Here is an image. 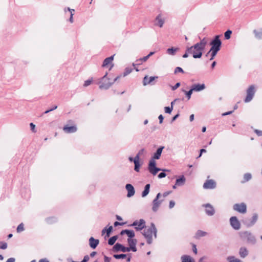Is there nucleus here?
Listing matches in <instances>:
<instances>
[{"label":"nucleus","instance_id":"nucleus-1","mask_svg":"<svg viewBox=\"0 0 262 262\" xmlns=\"http://www.w3.org/2000/svg\"><path fill=\"white\" fill-rule=\"evenodd\" d=\"M157 232V231L155 224L153 223H151L150 226L147 229H145L142 234L144 237L146 239L147 243L148 244H150L152 242V234L154 233L155 237H156Z\"/></svg>","mask_w":262,"mask_h":262},{"label":"nucleus","instance_id":"nucleus-2","mask_svg":"<svg viewBox=\"0 0 262 262\" xmlns=\"http://www.w3.org/2000/svg\"><path fill=\"white\" fill-rule=\"evenodd\" d=\"M240 236L242 238L246 239L248 243L253 245L256 243L255 236L250 232H242L240 233Z\"/></svg>","mask_w":262,"mask_h":262},{"label":"nucleus","instance_id":"nucleus-3","mask_svg":"<svg viewBox=\"0 0 262 262\" xmlns=\"http://www.w3.org/2000/svg\"><path fill=\"white\" fill-rule=\"evenodd\" d=\"M107 73H106L101 79L99 88L100 89L107 90L114 83V82H111L110 78L107 77Z\"/></svg>","mask_w":262,"mask_h":262},{"label":"nucleus","instance_id":"nucleus-4","mask_svg":"<svg viewBox=\"0 0 262 262\" xmlns=\"http://www.w3.org/2000/svg\"><path fill=\"white\" fill-rule=\"evenodd\" d=\"M211 46V50H214L219 51L222 46V41L220 39L219 35H216L214 38L210 42Z\"/></svg>","mask_w":262,"mask_h":262},{"label":"nucleus","instance_id":"nucleus-5","mask_svg":"<svg viewBox=\"0 0 262 262\" xmlns=\"http://www.w3.org/2000/svg\"><path fill=\"white\" fill-rule=\"evenodd\" d=\"M255 93V89L254 85H250L247 90V96L244 100L246 103L251 101Z\"/></svg>","mask_w":262,"mask_h":262},{"label":"nucleus","instance_id":"nucleus-6","mask_svg":"<svg viewBox=\"0 0 262 262\" xmlns=\"http://www.w3.org/2000/svg\"><path fill=\"white\" fill-rule=\"evenodd\" d=\"M148 169L150 173L154 176L156 175L161 169L156 167V163L154 159H150L148 164Z\"/></svg>","mask_w":262,"mask_h":262},{"label":"nucleus","instance_id":"nucleus-7","mask_svg":"<svg viewBox=\"0 0 262 262\" xmlns=\"http://www.w3.org/2000/svg\"><path fill=\"white\" fill-rule=\"evenodd\" d=\"M161 195V194L160 193H158L152 201V210L155 212L158 211L161 203L163 202V200H159Z\"/></svg>","mask_w":262,"mask_h":262},{"label":"nucleus","instance_id":"nucleus-8","mask_svg":"<svg viewBox=\"0 0 262 262\" xmlns=\"http://www.w3.org/2000/svg\"><path fill=\"white\" fill-rule=\"evenodd\" d=\"M233 208L234 210L241 213H245L247 211L246 205L244 203L235 204L233 206Z\"/></svg>","mask_w":262,"mask_h":262},{"label":"nucleus","instance_id":"nucleus-9","mask_svg":"<svg viewBox=\"0 0 262 262\" xmlns=\"http://www.w3.org/2000/svg\"><path fill=\"white\" fill-rule=\"evenodd\" d=\"M132 226H135V228L137 231H140L145 227V222L143 219H140L139 222L138 221H134Z\"/></svg>","mask_w":262,"mask_h":262},{"label":"nucleus","instance_id":"nucleus-10","mask_svg":"<svg viewBox=\"0 0 262 262\" xmlns=\"http://www.w3.org/2000/svg\"><path fill=\"white\" fill-rule=\"evenodd\" d=\"M231 226L234 230H238L241 228V223L236 216H232L230 219Z\"/></svg>","mask_w":262,"mask_h":262},{"label":"nucleus","instance_id":"nucleus-11","mask_svg":"<svg viewBox=\"0 0 262 262\" xmlns=\"http://www.w3.org/2000/svg\"><path fill=\"white\" fill-rule=\"evenodd\" d=\"M202 207L205 208V211L206 214L208 216H212L215 214V209L214 207L209 203L202 205Z\"/></svg>","mask_w":262,"mask_h":262},{"label":"nucleus","instance_id":"nucleus-12","mask_svg":"<svg viewBox=\"0 0 262 262\" xmlns=\"http://www.w3.org/2000/svg\"><path fill=\"white\" fill-rule=\"evenodd\" d=\"M258 215L256 213L253 214L251 220H245L243 221V223L247 227H251L257 222Z\"/></svg>","mask_w":262,"mask_h":262},{"label":"nucleus","instance_id":"nucleus-13","mask_svg":"<svg viewBox=\"0 0 262 262\" xmlns=\"http://www.w3.org/2000/svg\"><path fill=\"white\" fill-rule=\"evenodd\" d=\"M113 251L114 252L122 251L123 252H129L128 247H125L121 244L117 243L113 247Z\"/></svg>","mask_w":262,"mask_h":262},{"label":"nucleus","instance_id":"nucleus-14","mask_svg":"<svg viewBox=\"0 0 262 262\" xmlns=\"http://www.w3.org/2000/svg\"><path fill=\"white\" fill-rule=\"evenodd\" d=\"M114 56L115 55H113L109 57L106 58L103 62L102 67H107L110 65V67L109 68V70L110 71L114 66V64L112 63V61L114 59Z\"/></svg>","mask_w":262,"mask_h":262},{"label":"nucleus","instance_id":"nucleus-15","mask_svg":"<svg viewBox=\"0 0 262 262\" xmlns=\"http://www.w3.org/2000/svg\"><path fill=\"white\" fill-rule=\"evenodd\" d=\"M127 242L129 246V247H128V249H129V251H132L133 252H136L137 250V248L136 247L137 242V239L128 238Z\"/></svg>","mask_w":262,"mask_h":262},{"label":"nucleus","instance_id":"nucleus-16","mask_svg":"<svg viewBox=\"0 0 262 262\" xmlns=\"http://www.w3.org/2000/svg\"><path fill=\"white\" fill-rule=\"evenodd\" d=\"M216 187V183L212 180H207L203 185L205 189H214Z\"/></svg>","mask_w":262,"mask_h":262},{"label":"nucleus","instance_id":"nucleus-17","mask_svg":"<svg viewBox=\"0 0 262 262\" xmlns=\"http://www.w3.org/2000/svg\"><path fill=\"white\" fill-rule=\"evenodd\" d=\"M125 188L127 191V196L128 198H130L135 194V190L132 184H127L125 186Z\"/></svg>","mask_w":262,"mask_h":262},{"label":"nucleus","instance_id":"nucleus-18","mask_svg":"<svg viewBox=\"0 0 262 262\" xmlns=\"http://www.w3.org/2000/svg\"><path fill=\"white\" fill-rule=\"evenodd\" d=\"M207 40L205 38H203L199 42L194 45L195 48H198L199 50H204L207 45Z\"/></svg>","mask_w":262,"mask_h":262},{"label":"nucleus","instance_id":"nucleus-19","mask_svg":"<svg viewBox=\"0 0 262 262\" xmlns=\"http://www.w3.org/2000/svg\"><path fill=\"white\" fill-rule=\"evenodd\" d=\"M193 47V57L194 58H200L203 54V50H199L198 48H195L194 45Z\"/></svg>","mask_w":262,"mask_h":262},{"label":"nucleus","instance_id":"nucleus-20","mask_svg":"<svg viewBox=\"0 0 262 262\" xmlns=\"http://www.w3.org/2000/svg\"><path fill=\"white\" fill-rule=\"evenodd\" d=\"M191 88L193 90V91L195 92H200L201 91L205 89V84H193L191 86Z\"/></svg>","mask_w":262,"mask_h":262},{"label":"nucleus","instance_id":"nucleus-21","mask_svg":"<svg viewBox=\"0 0 262 262\" xmlns=\"http://www.w3.org/2000/svg\"><path fill=\"white\" fill-rule=\"evenodd\" d=\"M63 130L66 133H73L77 131V127L75 125L71 126L65 125L63 128Z\"/></svg>","mask_w":262,"mask_h":262},{"label":"nucleus","instance_id":"nucleus-22","mask_svg":"<svg viewBox=\"0 0 262 262\" xmlns=\"http://www.w3.org/2000/svg\"><path fill=\"white\" fill-rule=\"evenodd\" d=\"M164 148V146H160V147H159L157 149V150H156V152L154 154L153 157L151 158V159H154V160H155L156 159V160L159 159L161 157L162 150Z\"/></svg>","mask_w":262,"mask_h":262},{"label":"nucleus","instance_id":"nucleus-23","mask_svg":"<svg viewBox=\"0 0 262 262\" xmlns=\"http://www.w3.org/2000/svg\"><path fill=\"white\" fill-rule=\"evenodd\" d=\"M99 241L91 237L89 239V245L92 249H95L99 244Z\"/></svg>","mask_w":262,"mask_h":262},{"label":"nucleus","instance_id":"nucleus-24","mask_svg":"<svg viewBox=\"0 0 262 262\" xmlns=\"http://www.w3.org/2000/svg\"><path fill=\"white\" fill-rule=\"evenodd\" d=\"M124 234H126L127 236L130 239H133L132 238H133L135 236V233L133 230H130L127 229L123 230L121 231L120 234L123 235Z\"/></svg>","mask_w":262,"mask_h":262},{"label":"nucleus","instance_id":"nucleus-25","mask_svg":"<svg viewBox=\"0 0 262 262\" xmlns=\"http://www.w3.org/2000/svg\"><path fill=\"white\" fill-rule=\"evenodd\" d=\"M155 25L158 26L159 27H162L164 20L161 17V14H159L156 18Z\"/></svg>","mask_w":262,"mask_h":262},{"label":"nucleus","instance_id":"nucleus-26","mask_svg":"<svg viewBox=\"0 0 262 262\" xmlns=\"http://www.w3.org/2000/svg\"><path fill=\"white\" fill-rule=\"evenodd\" d=\"M156 78H158L157 76H151L149 78L147 76L144 77L143 79V84L144 85H147L151 83Z\"/></svg>","mask_w":262,"mask_h":262},{"label":"nucleus","instance_id":"nucleus-27","mask_svg":"<svg viewBox=\"0 0 262 262\" xmlns=\"http://www.w3.org/2000/svg\"><path fill=\"white\" fill-rule=\"evenodd\" d=\"M239 255L241 258H244L248 255V251L245 247H241L239 250Z\"/></svg>","mask_w":262,"mask_h":262},{"label":"nucleus","instance_id":"nucleus-28","mask_svg":"<svg viewBox=\"0 0 262 262\" xmlns=\"http://www.w3.org/2000/svg\"><path fill=\"white\" fill-rule=\"evenodd\" d=\"M134 163L135 164L134 170L137 172H139L140 170L141 164L139 163L138 156H135L134 159Z\"/></svg>","mask_w":262,"mask_h":262},{"label":"nucleus","instance_id":"nucleus-29","mask_svg":"<svg viewBox=\"0 0 262 262\" xmlns=\"http://www.w3.org/2000/svg\"><path fill=\"white\" fill-rule=\"evenodd\" d=\"M186 179L185 177L182 175L179 179H177L176 181V185L182 186L184 184Z\"/></svg>","mask_w":262,"mask_h":262},{"label":"nucleus","instance_id":"nucleus-30","mask_svg":"<svg viewBox=\"0 0 262 262\" xmlns=\"http://www.w3.org/2000/svg\"><path fill=\"white\" fill-rule=\"evenodd\" d=\"M179 50V48L171 47L170 48H168L167 49L166 53L169 55L173 56V55H176V52L177 51H178Z\"/></svg>","mask_w":262,"mask_h":262},{"label":"nucleus","instance_id":"nucleus-31","mask_svg":"<svg viewBox=\"0 0 262 262\" xmlns=\"http://www.w3.org/2000/svg\"><path fill=\"white\" fill-rule=\"evenodd\" d=\"M150 185L149 184H147L145 186L144 189L142 192V196L143 198L145 197L149 193Z\"/></svg>","mask_w":262,"mask_h":262},{"label":"nucleus","instance_id":"nucleus-32","mask_svg":"<svg viewBox=\"0 0 262 262\" xmlns=\"http://www.w3.org/2000/svg\"><path fill=\"white\" fill-rule=\"evenodd\" d=\"M113 230V227L112 226H109L108 228L106 229L105 227L102 230V234H104L106 232V237H109L110 236V234Z\"/></svg>","mask_w":262,"mask_h":262},{"label":"nucleus","instance_id":"nucleus-33","mask_svg":"<svg viewBox=\"0 0 262 262\" xmlns=\"http://www.w3.org/2000/svg\"><path fill=\"white\" fill-rule=\"evenodd\" d=\"M252 178V175L250 173H246L244 175L243 180L242 181V183H245L246 182L250 181Z\"/></svg>","mask_w":262,"mask_h":262},{"label":"nucleus","instance_id":"nucleus-34","mask_svg":"<svg viewBox=\"0 0 262 262\" xmlns=\"http://www.w3.org/2000/svg\"><path fill=\"white\" fill-rule=\"evenodd\" d=\"M45 221L48 224H52L56 223L57 221V219L54 216H51L47 217L45 219Z\"/></svg>","mask_w":262,"mask_h":262},{"label":"nucleus","instance_id":"nucleus-35","mask_svg":"<svg viewBox=\"0 0 262 262\" xmlns=\"http://www.w3.org/2000/svg\"><path fill=\"white\" fill-rule=\"evenodd\" d=\"M207 234L206 232L199 230L195 234V237L199 238L201 237L205 236Z\"/></svg>","mask_w":262,"mask_h":262},{"label":"nucleus","instance_id":"nucleus-36","mask_svg":"<svg viewBox=\"0 0 262 262\" xmlns=\"http://www.w3.org/2000/svg\"><path fill=\"white\" fill-rule=\"evenodd\" d=\"M117 235H115L110 237L108 240V244L111 246L113 245L117 241Z\"/></svg>","mask_w":262,"mask_h":262},{"label":"nucleus","instance_id":"nucleus-37","mask_svg":"<svg viewBox=\"0 0 262 262\" xmlns=\"http://www.w3.org/2000/svg\"><path fill=\"white\" fill-rule=\"evenodd\" d=\"M227 259L228 262H243L240 259L235 258L234 256H228Z\"/></svg>","mask_w":262,"mask_h":262},{"label":"nucleus","instance_id":"nucleus-38","mask_svg":"<svg viewBox=\"0 0 262 262\" xmlns=\"http://www.w3.org/2000/svg\"><path fill=\"white\" fill-rule=\"evenodd\" d=\"M192 259V258L189 255H183L181 256V262H189Z\"/></svg>","mask_w":262,"mask_h":262},{"label":"nucleus","instance_id":"nucleus-39","mask_svg":"<svg viewBox=\"0 0 262 262\" xmlns=\"http://www.w3.org/2000/svg\"><path fill=\"white\" fill-rule=\"evenodd\" d=\"M68 10L70 12V17L69 18V21L71 23L73 22V16L74 15L73 12L75 11L74 9H70V8H67L64 9V11L66 12V10Z\"/></svg>","mask_w":262,"mask_h":262},{"label":"nucleus","instance_id":"nucleus-40","mask_svg":"<svg viewBox=\"0 0 262 262\" xmlns=\"http://www.w3.org/2000/svg\"><path fill=\"white\" fill-rule=\"evenodd\" d=\"M218 52L219 51L216 50H211V49H210V50L208 52V54L211 53V58H210V60H212L214 59Z\"/></svg>","mask_w":262,"mask_h":262},{"label":"nucleus","instance_id":"nucleus-41","mask_svg":"<svg viewBox=\"0 0 262 262\" xmlns=\"http://www.w3.org/2000/svg\"><path fill=\"white\" fill-rule=\"evenodd\" d=\"M184 92H185V95L188 99V100H189L191 98V95L192 94V92L193 90L191 88V89L188 91H186L185 90H183Z\"/></svg>","mask_w":262,"mask_h":262},{"label":"nucleus","instance_id":"nucleus-42","mask_svg":"<svg viewBox=\"0 0 262 262\" xmlns=\"http://www.w3.org/2000/svg\"><path fill=\"white\" fill-rule=\"evenodd\" d=\"M255 37L258 39H261L262 37V30L260 31H257L256 30L253 31Z\"/></svg>","mask_w":262,"mask_h":262},{"label":"nucleus","instance_id":"nucleus-43","mask_svg":"<svg viewBox=\"0 0 262 262\" xmlns=\"http://www.w3.org/2000/svg\"><path fill=\"white\" fill-rule=\"evenodd\" d=\"M162 170L163 171V172L160 173L158 176L159 179H162V178H165L166 176V174L165 172L170 171L169 170L166 169H162Z\"/></svg>","mask_w":262,"mask_h":262},{"label":"nucleus","instance_id":"nucleus-44","mask_svg":"<svg viewBox=\"0 0 262 262\" xmlns=\"http://www.w3.org/2000/svg\"><path fill=\"white\" fill-rule=\"evenodd\" d=\"M126 254H114V257L116 259H123L126 257Z\"/></svg>","mask_w":262,"mask_h":262},{"label":"nucleus","instance_id":"nucleus-45","mask_svg":"<svg viewBox=\"0 0 262 262\" xmlns=\"http://www.w3.org/2000/svg\"><path fill=\"white\" fill-rule=\"evenodd\" d=\"M232 34V31L230 30H228L225 32L224 36L226 39H229L231 37V35Z\"/></svg>","mask_w":262,"mask_h":262},{"label":"nucleus","instance_id":"nucleus-46","mask_svg":"<svg viewBox=\"0 0 262 262\" xmlns=\"http://www.w3.org/2000/svg\"><path fill=\"white\" fill-rule=\"evenodd\" d=\"M132 71L133 69L132 68L128 67L126 68L123 73V76H126V75H128L132 72Z\"/></svg>","mask_w":262,"mask_h":262},{"label":"nucleus","instance_id":"nucleus-47","mask_svg":"<svg viewBox=\"0 0 262 262\" xmlns=\"http://www.w3.org/2000/svg\"><path fill=\"white\" fill-rule=\"evenodd\" d=\"M17 232H20L24 230V224L23 223L20 224L17 227Z\"/></svg>","mask_w":262,"mask_h":262},{"label":"nucleus","instance_id":"nucleus-48","mask_svg":"<svg viewBox=\"0 0 262 262\" xmlns=\"http://www.w3.org/2000/svg\"><path fill=\"white\" fill-rule=\"evenodd\" d=\"M7 248V244L6 242L0 241V249H6Z\"/></svg>","mask_w":262,"mask_h":262},{"label":"nucleus","instance_id":"nucleus-49","mask_svg":"<svg viewBox=\"0 0 262 262\" xmlns=\"http://www.w3.org/2000/svg\"><path fill=\"white\" fill-rule=\"evenodd\" d=\"M172 107L166 106L164 108L165 112L167 114H170L172 111Z\"/></svg>","mask_w":262,"mask_h":262},{"label":"nucleus","instance_id":"nucleus-50","mask_svg":"<svg viewBox=\"0 0 262 262\" xmlns=\"http://www.w3.org/2000/svg\"><path fill=\"white\" fill-rule=\"evenodd\" d=\"M178 72L184 73V71H183L182 68H181V67H178L175 68L174 73V74H177Z\"/></svg>","mask_w":262,"mask_h":262},{"label":"nucleus","instance_id":"nucleus-51","mask_svg":"<svg viewBox=\"0 0 262 262\" xmlns=\"http://www.w3.org/2000/svg\"><path fill=\"white\" fill-rule=\"evenodd\" d=\"M149 58V57H148V56H144L143 57V58H141L138 60H136V62H138V61H141V62H145Z\"/></svg>","mask_w":262,"mask_h":262},{"label":"nucleus","instance_id":"nucleus-52","mask_svg":"<svg viewBox=\"0 0 262 262\" xmlns=\"http://www.w3.org/2000/svg\"><path fill=\"white\" fill-rule=\"evenodd\" d=\"M186 51L189 54H192L193 55V47L191 46L190 47H188L186 49Z\"/></svg>","mask_w":262,"mask_h":262},{"label":"nucleus","instance_id":"nucleus-53","mask_svg":"<svg viewBox=\"0 0 262 262\" xmlns=\"http://www.w3.org/2000/svg\"><path fill=\"white\" fill-rule=\"evenodd\" d=\"M92 82V80L88 79L84 81L83 86L85 87L88 86L91 84Z\"/></svg>","mask_w":262,"mask_h":262},{"label":"nucleus","instance_id":"nucleus-54","mask_svg":"<svg viewBox=\"0 0 262 262\" xmlns=\"http://www.w3.org/2000/svg\"><path fill=\"white\" fill-rule=\"evenodd\" d=\"M144 151L145 149L144 148H142L139 151V152H138L136 156H138L139 159L140 157L144 153Z\"/></svg>","mask_w":262,"mask_h":262},{"label":"nucleus","instance_id":"nucleus-55","mask_svg":"<svg viewBox=\"0 0 262 262\" xmlns=\"http://www.w3.org/2000/svg\"><path fill=\"white\" fill-rule=\"evenodd\" d=\"M180 86V83L177 82L174 85H173L171 87V90L172 91H174L177 89H178Z\"/></svg>","mask_w":262,"mask_h":262},{"label":"nucleus","instance_id":"nucleus-56","mask_svg":"<svg viewBox=\"0 0 262 262\" xmlns=\"http://www.w3.org/2000/svg\"><path fill=\"white\" fill-rule=\"evenodd\" d=\"M30 127H31V130H32L33 133H35V132H36V130H35V124H34L33 123H30Z\"/></svg>","mask_w":262,"mask_h":262},{"label":"nucleus","instance_id":"nucleus-57","mask_svg":"<svg viewBox=\"0 0 262 262\" xmlns=\"http://www.w3.org/2000/svg\"><path fill=\"white\" fill-rule=\"evenodd\" d=\"M89 259H90V257H89V255H85L83 257V260L81 262H87L89 261Z\"/></svg>","mask_w":262,"mask_h":262},{"label":"nucleus","instance_id":"nucleus-58","mask_svg":"<svg viewBox=\"0 0 262 262\" xmlns=\"http://www.w3.org/2000/svg\"><path fill=\"white\" fill-rule=\"evenodd\" d=\"M192 251L195 254H197L198 251L196 246L195 244L192 245Z\"/></svg>","mask_w":262,"mask_h":262},{"label":"nucleus","instance_id":"nucleus-59","mask_svg":"<svg viewBox=\"0 0 262 262\" xmlns=\"http://www.w3.org/2000/svg\"><path fill=\"white\" fill-rule=\"evenodd\" d=\"M174 205H175V202L173 201H170L169 202V208H173L174 207Z\"/></svg>","mask_w":262,"mask_h":262},{"label":"nucleus","instance_id":"nucleus-60","mask_svg":"<svg viewBox=\"0 0 262 262\" xmlns=\"http://www.w3.org/2000/svg\"><path fill=\"white\" fill-rule=\"evenodd\" d=\"M158 118L159 119V123L161 124L163 122L164 117L162 115H160L158 117Z\"/></svg>","mask_w":262,"mask_h":262},{"label":"nucleus","instance_id":"nucleus-61","mask_svg":"<svg viewBox=\"0 0 262 262\" xmlns=\"http://www.w3.org/2000/svg\"><path fill=\"white\" fill-rule=\"evenodd\" d=\"M255 133L258 136H262V131L261 130H258V129H255Z\"/></svg>","mask_w":262,"mask_h":262},{"label":"nucleus","instance_id":"nucleus-62","mask_svg":"<svg viewBox=\"0 0 262 262\" xmlns=\"http://www.w3.org/2000/svg\"><path fill=\"white\" fill-rule=\"evenodd\" d=\"M104 262H110L111 258L105 255L104 256Z\"/></svg>","mask_w":262,"mask_h":262},{"label":"nucleus","instance_id":"nucleus-63","mask_svg":"<svg viewBox=\"0 0 262 262\" xmlns=\"http://www.w3.org/2000/svg\"><path fill=\"white\" fill-rule=\"evenodd\" d=\"M15 258H13V257H11V258H9L7 261L6 262H15Z\"/></svg>","mask_w":262,"mask_h":262},{"label":"nucleus","instance_id":"nucleus-64","mask_svg":"<svg viewBox=\"0 0 262 262\" xmlns=\"http://www.w3.org/2000/svg\"><path fill=\"white\" fill-rule=\"evenodd\" d=\"M39 262H49V261L46 258H42L39 260Z\"/></svg>","mask_w":262,"mask_h":262}]
</instances>
